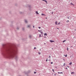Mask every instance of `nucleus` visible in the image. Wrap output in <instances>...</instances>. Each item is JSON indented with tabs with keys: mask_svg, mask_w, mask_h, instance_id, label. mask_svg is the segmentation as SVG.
<instances>
[{
	"mask_svg": "<svg viewBox=\"0 0 76 76\" xmlns=\"http://www.w3.org/2000/svg\"><path fill=\"white\" fill-rule=\"evenodd\" d=\"M52 50H53V48H52Z\"/></svg>",
	"mask_w": 76,
	"mask_h": 76,
	"instance_id": "3c124183",
	"label": "nucleus"
},
{
	"mask_svg": "<svg viewBox=\"0 0 76 76\" xmlns=\"http://www.w3.org/2000/svg\"><path fill=\"white\" fill-rule=\"evenodd\" d=\"M50 42H54V41H53V40H50Z\"/></svg>",
	"mask_w": 76,
	"mask_h": 76,
	"instance_id": "39448f33",
	"label": "nucleus"
},
{
	"mask_svg": "<svg viewBox=\"0 0 76 76\" xmlns=\"http://www.w3.org/2000/svg\"><path fill=\"white\" fill-rule=\"evenodd\" d=\"M42 30H38V31H39V32H41L42 31Z\"/></svg>",
	"mask_w": 76,
	"mask_h": 76,
	"instance_id": "2eb2a0df",
	"label": "nucleus"
},
{
	"mask_svg": "<svg viewBox=\"0 0 76 76\" xmlns=\"http://www.w3.org/2000/svg\"><path fill=\"white\" fill-rule=\"evenodd\" d=\"M54 10H55V9H54Z\"/></svg>",
	"mask_w": 76,
	"mask_h": 76,
	"instance_id": "4d7b16f0",
	"label": "nucleus"
},
{
	"mask_svg": "<svg viewBox=\"0 0 76 76\" xmlns=\"http://www.w3.org/2000/svg\"><path fill=\"white\" fill-rule=\"evenodd\" d=\"M25 23H28V21H27L26 20H25Z\"/></svg>",
	"mask_w": 76,
	"mask_h": 76,
	"instance_id": "0eeeda50",
	"label": "nucleus"
},
{
	"mask_svg": "<svg viewBox=\"0 0 76 76\" xmlns=\"http://www.w3.org/2000/svg\"><path fill=\"white\" fill-rule=\"evenodd\" d=\"M34 49H36V47H34Z\"/></svg>",
	"mask_w": 76,
	"mask_h": 76,
	"instance_id": "f704fd0d",
	"label": "nucleus"
},
{
	"mask_svg": "<svg viewBox=\"0 0 76 76\" xmlns=\"http://www.w3.org/2000/svg\"><path fill=\"white\" fill-rule=\"evenodd\" d=\"M34 73L35 74V73H37V72H34Z\"/></svg>",
	"mask_w": 76,
	"mask_h": 76,
	"instance_id": "393cba45",
	"label": "nucleus"
},
{
	"mask_svg": "<svg viewBox=\"0 0 76 76\" xmlns=\"http://www.w3.org/2000/svg\"><path fill=\"white\" fill-rule=\"evenodd\" d=\"M17 29L18 30V29H19V28L17 27Z\"/></svg>",
	"mask_w": 76,
	"mask_h": 76,
	"instance_id": "7c9ffc66",
	"label": "nucleus"
},
{
	"mask_svg": "<svg viewBox=\"0 0 76 76\" xmlns=\"http://www.w3.org/2000/svg\"><path fill=\"white\" fill-rule=\"evenodd\" d=\"M71 74H75V72H71Z\"/></svg>",
	"mask_w": 76,
	"mask_h": 76,
	"instance_id": "ddd939ff",
	"label": "nucleus"
},
{
	"mask_svg": "<svg viewBox=\"0 0 76 76\" xmlns=\"http://www.w3.org/2000/svg\"><path fill=\"white\" fill-rule=\"evenodd\" d=\"M68 19H69V17H67Z\"/></svg>",
	"mask_w": 76,
	"mask_h": 76,
	"instance_id": "49530a36",
	"label": "nucleus"
},
{
	"mask_svg": "<svg viewBox=\"0 0 76 76\" xmlns=\"http://www.w3.org/2000/svg\"><path fill=\"white\" fill-rule=\"evenodd\" d=\"M58 74H63V73L62 72H58Z\"/></svg>",
	"mask_w": 76,
	"mask_h": 76,
	"instance_id": "20e7f679",
	"label": "nucleus"
},
{
	"mask_svg": "<svg viewBox=\"0 0 76 76\" xmlns=\"http://www.w3.org/2000/svg\"><path fill=\"white\" fill-rule=\"evenodd\" d=\"M70 5H73V6H74V4H73V3H72V2L70 3Z\"/></svg>",
	"mask_w": 76,
	"mask_h": 76,
	"instance_id": "9b49d317",
	"label": "nucleus"
},
{
	"mask_svg": "<svg viewBox=\"0 0 76 76\" xmlns=\"http://www.w3.org/2000/svg\"><path fill=\"white\" fill-rule=\"evenodd\" d=\"M63 59L64 60V61H65V60H64V59Z\"/></svg>",
	"mask_w": 76,
	"mask_h": 76,
	"instance_id": "37998d69",
	"label": "nucleus"
},
{
	"mask_svg": "<svg viewBox=\"0 0 76 76\" xmlns=\"http://www.w3.org/2000/svg\"><path fill=\"white\" fill-rule=\"evenodd\" d=\"M49 58H51V56H49Z\"/></svg>",
	"mask_w": 76,
	"mask_h": 76,
	"instance_id": "2f4dec72",
	"label": "nucleus"
},
{
	"mask_svg": "<svg viewBox=\"0 0 76 76\" xmlns=\"http://www.w3.org/2000/svg\"><path fill=\"white\" fill-rule=\"evenodd\" d=\"M65 64H66L64 63L63 64V66H65Z\"/></svg>",
	"mask_w": 76,
	"mask_h": 76,
	"instance_id": "f3484780",
	"label": "nucleus"
},
{
	"mask_svg": "<svg viewBox=\"0 0 76 76\" xmlns=\"http://www.w3.org/2000/svg\"><path fill=\"white\" fill-rule=\"evenodd\" d=\"M27 27L28 28H30V26H29V25L28 26H27Z\"/></svg>",
	"mask_w": 76,
	"mask_h": 76,
	"instance_id": "aec40b11",
	"label": "nucleus"
},
{
	"mask_svg": "<svg viewBox=\"0 0 76 76\" xmlns=\"http://www.w3.org/2000/svg\"><path fill=\"white\" fill-rule=\"evenodd\" d=\"M54 76H56V74H55L54 75Z\"/></svg>",
	"mask_w": 76,
	"mask_h": 76,
	"instance_id": "4c0bfd02",
	"label": "nucleus"
},
{
	"mask_svg": "<svg viewBox=\"0 0 76 76\" xmlns=\"http://www.w3.org/2000/svg\"><path fill=\"white\" fill-rule=\"evenodd\" d=\"M52 71H53V73H54V69H52Z\"/></svg>",
	"mask_w": 76,
	"mask_h": 76,
	"instance_id": "412c9836",
	"label": "nucleus"
},
{
	"mask_svg": "<svg viewBox=\"0 0 76 76\" xmlns=\"http://www.w3.org/2000/svg\"><path fill=\"white\" fill-rule=\"evenodd\" d=\"M72 62H71L69 63V65H72Z\"/></svg>",
	"mask_w": 76,
	"mask_h": 76,
	"instance_id": "dca6fc26",
	"label": "nucleus"
},
{
	"mask_svg": "<svg viewBox=\"0 0 76 76\" xmlns=\"http://www.w3.org/2000/svg\"><path fill=\"white\" fill-rule=\"evenodd\" d=\"M53 13H54V12H52V15H53Z\"/></svg>",
	"mask_w": 76,
	"mask_h": 76,
	"instance_id": "c756f323",
	"label": "nucleus"
},
{
	"mask_svg": "<svg viewBox=\"0 0 76 76\" xmlns=\"http://www.w3.org/2000/svg\"><path fill=\"white\" fill-rule=\"evenodd\" d=\"M44 38H46V37H45V36L44 37Z\"/></svg>",
	"mask_w": 76,
	"mask_h": 76,
	"instance_id": "a19ab883",
	"label": "nucleus"
},
{
	"mask_svg": "<svg viewBox=\"0 0 76 76\" xmlns=\"http://www.w3.org/2000/svg\"><path fill=\"white\" fill-rule=\"evenodd\" d=\"M53 62H51V64H53Z\"/></svg>",
	"mask_w": 76,
	"mask_h": 76,
	"instance_id": "473e14b6",
	"label": "nucleus"
},
{
	"mask_svg": "<svg viewBox=\"0 0 76 76\" xmlns=\"http://www.w3.org/2000/svg\"><path fill=\"white\" fill-rule=\"evenodd\" d=\"M40 33L42 35H43V32H42V31Z\"/></svg>",
	"mask_w": 76,
	"mask_h": 76,
	"instance_id": "f8f14e48",
	"label": "nucleus"
},
{
	"mask_svg": "<svg viewBox=\"0 0 76 76\" xmlns=\"http://www.w3.org/2000/svg\"><path fill=\"white\" fill-rule=\"evenodd\" d=\"M67 51H68L69 50L68 49V48H67Z\"/></svg>",
	"mask_w": 76,
	"mask_h": 76,
	"instance_id": "c9c22d12",
	"label": "nucleus"
},
{
	"mask_svg": "<svg viewBox=\"0 0 76 76\" xmlns=\"http://www.w3.org/2000/svg\"><path fill=\"white\" fill-rule=\"evenodd\" d=\"M50 60H50V59H49V60H48L49 61H50Z\"/></svg>",
	"mask_w": 76,
	"mask_h": 76,
	"instance_id": "c03bdc74",
	"label": "nucleus"
},
{
	"mask_svg": "<svg viewBox=\"0 0 76 76\" xmlns=\"http://www.w3.org/2000/svg\"><path fill=\"white\" fill-rule=\"evenodd\" d=\"M36 13L37 15H38L39 14V13H38V11H36Z\"/></svg>",
	"mask_w": 76,
	"mask_h": 76,
	"instance_id": "423d86ee",
	"label": "nucleus"
},
{
	"mask_svg": "<svg viewBox=\"0 0 76 76\" xmlns=\"http://www.w3.org/2000/svg\"><path fill=\"white\" fill-rule=\"evenodd\" d=\"M44 1H45V2H46V3H47V0H45Z\"/></svg>",
	"mask_w": 76,
	"mask_h": 76,
	"instance_id": "4468645a",
	"label": "nucleus"
},
{
	"mask_svg": "<svg viewBox=\"0 0 76 76\" xmlns=\"http://www.w3.org/2000/svg\"><path fill=\"white\" fill-rule=\"evenodd\" d=\"M48 61V59L47 58L46 60V61Z\"/></svg>",
	"mask_w": 76,
	"mask_h": 76,
	"instance_id": "c85d7f7f",
	"label": "nucleus"
},
{
	"mask_svg": "<svg viewBox=\"0 0 76 76\" xmlns=\"http://www.w3.org/2000/svg\"><path fill=\"white\" fill-rule=\"evenodd\" d=\"M58 25H60V22H59V23H58Z\"/></svg>",
	"mask_w": 76,
	"mask_h": 76,
	"instance_id": "5701e85b",
	"label": "nucleus"
},
{
	"mask_svg": "<svg viewBox=\"0 0 76 76\" xmlns=\"http://www.w3.org/2000/svg\"><path fill=\"white\" fill-rule=\"evenodd\" d=\"M57 29H58V28H57Z\"/></svg>",
	"mask_w": 76,
	"mask_h": 76,
	"instance_id": "603ef678",
	"label": "nucleus"
},
{
	"mask_svg": "<svg viewBox=\"0 0 76 76\" xmlns=\"http://www.w3.org/2000/svg\"><path fill=\"white\" fill-rule=\"evenodd\" d=\"M38 28H39V29H41V27H38Z\"/></svg>",
	"mask_w": 76,
	"mask_h": 76,
	"instance_id": "cd10ccee",
	"label": "nucleus"
},
{
	"mask_svg": "<svg viewBox=\"0 0 76 76\" xmlns=\"http://www.w3.org/2000/svg\"><path fill=\"white\" fill-rule=\"evenodd\" d=\"M41 49H40V51H41Z\"/></svg>",
	"mask_w": 76,
	"mask_h": 76,
	"instance_id": "de8ad7c7",
	"label": "nucleus"
},
{
	"mask_svg": "<svg viewBox=\"0 0 76 76\" xmlns=\"http://www.w3.org/2000/svg\"><path fill=\"white\" fill-rule=\"evenodd\" d=\"M42 1H45V0H42Z\"/></svg>",
	"mask_w": 76,
	"mask_h": 76,
	"instance_id": "8fccbe9b",
	"label": "nucleus"
},
{
	"mask_svg": "<svg viewBox=\"0 0 76 76\" xmlns=\"http://www.w3.org/2000/svg\"><path fill=\"white\" fill-rule=\"evenodd\" d=\"M2 54L3 56L7 58L15 57V60H18V57L16 55L18 53V49L15 45L10 46L4 44L2 45Z\"/></svg>",
	"mask_w": 76,
	"mask_h": 76,
	"instance_id": "f257e3e1",
	"label": "nucleus"
},
{
	"mask_svg": "<svg viewBox=\"0 0 76 76\" xmlns=\"http://www.w3.org/2000/svg\"><path fill=\"white\" fill-rule=\"evenodd\" d=\"M65 41H66V40H64V41H63V42H65Z\"/></svg>",
	"mask_w": 76,
	"mask_h": 76,
	"instance_id": "4be33fe9",
	"label": "nucleus"
},
{
	"mask_svg": "<svg viewBox=\"0 0 76 76\" xmlns=\"http://www.w3.org/2000/svg\"><path fill=\"white\" fill-rule=\"evenodd\" d=\"M55 24L56 25H57V21H56V22H55Z\"/></svg>",
	"mask_w": 76,
	"mask_h": 76,
	"instance_id": "9d476101",
	"label": "nucleus"
},
{
	"mask_svg": "<svg viewBox=\"0 0 76 76\" xmlns=\"http://www.w3.org/2000/svg\"><path fill=\"white\" fill-rule=\"evenodd\" d=\"M67 67H68V68H69V66H67Z\"/></svg>",
	"mask_w": 76,
	"mask_h": 76,
	"instance_id": "58836bf2",
	"label": "nucleus"
},
{
	"mask_svg": "<svg viewBox=\"0 0 76 76\" xmlns=\"http://www.w3.org/2000/svg\"><path fill=\"white\" fill-rule=\"evenodd\" d=\"M72 47H73V46H71L70 48H72Z\"/></svg>",
	"mask_w": 76,
	"mask_h": 76,
	"instance_id": "79ce46f5",
	"label": "nucleus"
},
{
	"mask_svg": "<svg viewBox=\"0 0 76 76\" xmlns=\"http://www.w3.org/2000/svg\"><path fill=\"white\" fill-rule=\"evenodd\" d=\"M44 44H45H45H46V43H44Z\"/></svg>",
	"mask_w": 76,
	"mask_h": 76,
	"instance_id": "a18cd8bd",
	"label": "nucleus"
},
{
	"mask_svg": "<svg viewBox=\"0 0 76 76\" xmlns=\"http://www.w3.org/2000/svg\"><path fill=\"white\" fill-rule=\"evenodd\" d=\"M41 15H42V16H44V15L45 16V15L43 13H42Z\"/></svg>",
	"mask_w": 76,
	"mask_h": 76,
	"instance_id": "6e6552de",
	"label": "nucleus"
},
{
	"mask_svg": "<svg viewBox=\"0 0 76 76\" xmlns=\"http://www.w3.org/2000/svg\"><path fill=\"white\" fill-rule=\"evenodd\" d=\"M33 28H34V26H33Z\"/></svg>",
	"mask_w": 76,
	"mask_h": 76,
	"instance_id": "ea45409f",
	"label": "nucleus"
},
{
	"mask_svg": "<svg viewBox=\"0 0 76 76\" xmlns=\"http://www.w3.org/2000/svg\"><path fill=\"white\" fill-rule=\"evenodd\" d=\"M45 36H47V33H45L44 34Z\"/></svg>",
	"mask_w": 76,
	"mask_h": 76,
	"instance_id": "1a4fd4ad",
	"label": "nucleus"
},
{
	"mask_svg": "<svg viewBox=\"0 0 76 76\" xmlns=\"http://www.w3.org/2000/svg\"><path fill=\"white\" fill-rule=\"evenodd\" d=\"M65 56L66 57H67V55H65Z\"/></svg>",
	"mask_w": 76,
	"mask_h": 76,
	"instance_id": "a878e982",
	"label": "nucleus"
},
{
	"mask_svg": "<svg viewBox=\"0 0 76 76\" xmlns=\"http://www.w3.org/2000/svg\"><path fill=\"white\" fill-rule=\"evenodd\" d=\"M30 72V70H29L28 71V72H24V73H25V74L26 75V74H28V73H29Z\"/></svg>",
	"mask_w": 76,
	"mask_h": 76,
	"instance_id": "f03ea898",
	"label": "nucleus"
},
{
	"mask_svg": "<svg viewBox=\"0 0 76 76\" xmlns=\"http://www.w3.org/2000/svg\"><path fill=\"white\" fill-rule=\"evenodd\" d=\"M41 36V34H39V38H40Z\"/></svg>",
	"mask_w": 76,
	"mask_h": 76,
	"instance_id": "a211bd4d",
	"label": "nucleus"
},
{
	"mask_svg": "<svg viewBox=\"0 0 76 76\" xmlns=\"http://www.w3.org/2000/svg\"><path fill=\"white\" fill-rule=\"evenodd\" d=\"M22 29H23V31H24V28H22Z\"/></svg>",
	"mask_w": 76,
	"mask_h": 76,
	"instance_id": "72a5a7b5",
	"label": "nucleus"
},
{
	"mask_svg": "<svg viewBox=\"0 0 76 76\" xmlns=\"http://www.w3.org/2000/svg\"><path fill=\"white\" fill-rule=\"evenodd\" d=\"M75 31H76V29L75 30Z\"/></svg>",
	"mask_w": 76,
	"mask_h": 76,
	"instance_id": "5fc2aeb1",
	"label": "nucleus"
},
{
	"mask_svg": "<svg viewBox=\"0 0 76 76\" xmlns=\"http://www.w3.org/2000/svg\"><path fill=\"white\" fill-rule=\"evenodd\" d=\"M31 36L30 35V36H29V37L30 38H31Z\"/></svg>",
	"mask_w": 76,
	"mask_h": 76,
	"instance_id": "6ab92c4d",
	"label": "nucleus"
},
{
	"mask_svg": "<svg viewBox=\"0 0 76 76\" xmlns=\"http://www.w3.org/2000/svg\"><path fill=\"white\" fill-rule=\"evenodd\" d=\"M66 22H67V21Z\"/></svg>",
	"mask_w": 76,
	"mask_h": 76,
	"instance_id": "6e6d98bb",
	"label": "nucleus"
},
{
	"mask_svg": "<svg viewBox=\"0 0 76 76\" xmlns=\"http://www.w3.org/2000/svg\"><path fill=\"white\" fill-rule=\"evenodd\" d=\"M67 22H69V20H67Z\"/></svg>",
	"mask_w": 76,
	"mask_h": 76,
	"instance_id": "09e8293b",
	"label": "nucleus"
},
{
	"mask_svg": "<svg viewBox=\"0 0 76 76\" xmlns=\"http://www.w3.org/2000/svg\"><path fill=\"white\" fill-rule=\"evenodd\" d=\"M46 19H47V18H46Z\"/></svg>",
	"mask_w": 76,
	"mask_h": 76,
	"instance_id": "864d4df0",
	"label": "nucleus"
},
{
	"mask_svg": "<svg viewBox=\"0 0 76 76\" xmlns=\"http://www.w3.org/2000/svg\"><path fill=\"white\" fill-rule=\"evenodd\" d=\"M39 54H41V53L40 52H38Z\"/></svg>",
	"mask_w": 76,
	"mask_h": 76,
	"instance_id": "b1692460",
	"label": "nucleus"
},
{
	"mask_svg": "<svg viewBox=\"0 0 76 76\" xmlns=\"http://www.w3.org/2000/svg\"><path fill=\"white\" fill-rule=\"evenodd\" d=\"M22 12H20V14H22Z\"/></svg>",
	"mask_w": 76,
	"mask_h": 76,
	"instance_id": "bb28decb",
	"label": "nucleus"
},
{
	"mask_svg": "<svg viewBox=\"0 0 76 76\" xmlns=\"http://www.w3.org/2000/svg\"><path fill=\"white\" fill-rule=\"evenodd\" d=\"M28 7H29V10H31V6L29 5L28 6Z\"/></svg>",
	"mask_w": 76,
	"mask_h": 76,
	"instance_id": "7ed1b4c3",
	"label": "nucleus"
},
{
	"mask_svg": "<svg viewBox=\"0 0 76 76\" xmlns=\"http://www.w3.org/2000/svg\"><path fill=\"white\" fill-rule=\"evenodd\" d=\"M66 70H67V68L66 67Z\"/></svg>",
	"mask_w": 76,
	"mask_h": 76,
	"instance_id": "e433bc0d",
	"label": "nucleus"
}]
</instances>
